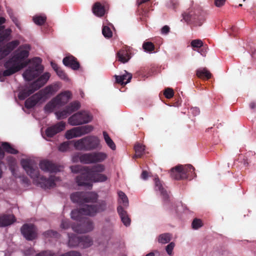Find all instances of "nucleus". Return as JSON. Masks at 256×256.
<instances>
[{"instance_id":"45","label":"nucleus","mask_w":256,"mask_h":256,"mask_svg":"<svg viewBox=\"0 0 256 256\" xmlns=\"http://www.w3.org/2000/svg\"><path fill=\"white\" fill-rule=\"evenodd\" d=\"M46 16H36L33 18L34 22L38 25H42L46 21Z\"/></svg>"},{"instance_id":"9","label":"nucleus","mask_w":256,"mask_h":256,"mask_svg":"<svg viewBox=\"0 0 256 256\" xmlns=\"http://www.w3.org/2000/svg\"><path fill=\"white\" fill-rule=\"evenodd\" d=\"M108 157L107 154L103 152H95L84 154L83 160L86 164H96L104 161Z\"/></svg>"},{"instance_id":"19","label":"nucleus","mask_w":256,"mask_h":256,"mask_svg":"<svg viewBox=\"0 0 256 256\" xmlns=\"http://www.w3.org/2000/svg\"><path fill=\"white\" fill-rule=\"evenodd\" d=\"M38 92L28 98L24 102L25 107L28 109L34 108L42 100Z\"/></svg>"},{"instance_id":"15","label":"nucleus","mask_w":256,"mask_h":256,"mask_svg":"<svg viewBox=\"0 0 256 256\" xmlns=\"http://www.w3.org/2000/svg\"><path fill=\"white\" fill-rule=\"evenodd\" d=\"M62 62L64 66L70 68L73 70H78L80 67V64L77 58L72 55L64 57Z\"/></svg>"},{"instance_id":"44","label":"nucleus","mask_w":256,"mask_h":256,"mask_svg":"<svg viewBox=\"0 0 256 256\" xmlns=\"http://www.w3.org/2000/svg\"><path fill=\"white\" fill-rule=\"evenodd\" d=\"M76 141V140L68 141L61 144L58 147V150L62 152L66 151L70 148V144H72L74 145V142Z\"/></svg>"},{"instance_id":"33","label":"nucleus","mask_w":256,"mask_h":256,"mask_svg":"<svg viewBox=\"0 0 256 256\" xmlns=\"http://www.w3.org/2000/svg\"><path fill=\"white\" fill-rule=\"evenodd\" d=\"M54 92V88L52 86H48L44 89L40 90L38 93L40 96H42V98L46 97L48 94H53Z\"/></svg>"},{"instance_id":"41","label":"nucleus","mask_w":256,"mask_h":256,"mask_svg":"<svg viewBox=\"0 0 256 256\" xmlns=\"http://www.w3.org/2000/svg\"><path fill=\"white\" fill-rule=\"evenodd\" d=\"M78 130L81 134V136L86 134H88L91 132L93 130V127L92 126L86 125L78 127Z\"/></svg>"},{"instance_id":"18","label":"nucleus","mask_w":256,"mask_h":256,"mask_svg":"<svg viewBox=\"0 0 256 256\" xmlns=\"http://www.w3.org/2000/svg\"><path fill=\"white\" fill-rule=\"evenodd\" d=\"M16 219L13 214H4L0 216V227H5L11 225Z\"/></svg>"},{"instance_id":"46","label":"nucleus","mask_w":256,"mask_h":256,"mask_svg":"<svg viewBox=\"0 0 256 256\" xmlns=\"http://www.w3.org/2000/svg\"><path fill=\"white\" fill-rule=\"evenodd\" d=\"M84 166H80V165H76V166H72L70 167V170L73 173H78V172H82V174L84 173Z\"/></svg>"},{"instance_id":"11","label":"nucleus","mask_w":256,"mask_h":256,"mask_svg":"<svg viewBox=\"0 0 256 256\" xmlns=\"http://www.w3.org/2000/svg\"><path fill=\"white\" fill-rule=\"evenodd\" d=\"M20 230L23 236L28 240H32L37 237L36 228L32 224H24Z\"/></svg>"},{"instance_id":"3","label":"nucleus","mask_w":256,"mask_h":256,"mask_svg":"<svg viewBox=\"0 0 256 256\" xmlns=\"http://www.w3.org/2000/svg\"><path fill=\"white\" fill-rule=\"evenodd\" d=\"M20 164L28 176L34 180H37L41 188L44 189L50 188L55 186L56 177L51 176L48 178L40 176V171L35 162L30 158H23Z\"/></svg>"},{"instance_id":"50","label":"nucleus","mask_w":256,"mask_h":256,"mask_svg":"<svg viewBox=\"0 0 256 256\" xmlns=\"http://www.w3.org/2000/svg\"><path fill=\"white\" fill-rule=\"evenodd\" d=\"M142 48L145 51L151 52L154 49V46L152 42H144L142 44Z\"/></svg>"},{"instance_id":"8","label":"nucleus","mask_w":256,"mask_h":256,"mask_svg":"<svg viewBox=\"0 0 256 256\" xmlns=\"http://www.w3.org/2000/svg\"><path fill=\"white\" fill-rule=\"evenodd\" d=\"M72 230L80 234L88 232L93 230L94 226L92 221L88 218H84L76 224L71 225Z\"/></svg>"},{"instance_id":"60","label":"nucleus","mask_w":256,"mask_h":256,"mask_svg":"<svg viewBox=\"0 0 256 256\" xmlns=\"http://www.w3.org/2000/svg\"><path fill=\"white\" fill-rule=\"evenodd\" d=\"M8 55V54H7V52H6L4 48H0V60L3 59Z\"/></svg>"},{"instance_id":"53","label":"nucleus","mask_w":256,"mask_h":256,"mask_svg":"<svg viewBox=\"0 0 256 256\" xmlns=\"http://www.w3.org/2000/svg\"><path fill=\"white\" fill-rule=\"evenodd\" d=\"M164 94L166 98L170 99L174 96V92L172 88H166L165 89Z\"/></svg>"},{"instance_id":"49","label":"nucleus","mask_w":256,"mask_h":256,"mask_svg":"<svg viewBox=\"0 0 256 256\" xmlns=\"http://www.w3.org/2000/svg\"><path fill=\"white\" fill-rule=\"evenodd\" d=\"M43 235L46 238H58V234L56 231L53 230H48L43 233Z\"/></svg>"},{"instance_id":"40","label":"nucleus","mask_w":256,"mask_h":256,"mask_svg":"<svg viewBox=\"0 0 256 256\" xmlns=\"http://www.w3.org/2000/svg\"><path fill=\"white\" fill-rule=\"evenodd\" d=\"M118 195L120 200L119 202L122 204L124 206H128V200L126 194L122 191H119L118 192Z\"/></svg>"},{"instance_id":"35","label":"nucleus","mask_w":256,"mask_h":256,"mask_svg":"<svg viewBox=\"0 0 256 256\" xmlns=\"http://www.w3.org/2000/svg\"><path fill=\"white\" fill-rule=\"evenodd\" d=\"M103 136L104 140L106 144L112 150H116V146L113 140L110 137L108 134L106 132L104 131Z\"/></svg>"},{"instance_id":"42","label":"nucleus","mask_w":256,"mask_h":256,"mask_svg":"<svg viewBox=\"0 0 256 256\" xmlns=\"http://www.w3.org/2000/svg\"><path fill=\"white\" fill-rule=\"evenodd\" d=\"M84 155V154H82L80 152H76L74 154L72 157V160L74 162H78L79 161L84 164H86V161L83 160V156Z\"/></svg>"},{"instance_id":"63","label":"nucleus","mask_w":256,"mask_h":256,"mask_svg":"<svg viewBox=\"0 0 256 256\" xmlns=\"http://www.w3.org/2000/svg\"><path fill=\"white\" fill-rule=\"evenodd\" d=\"M168 6L172 9H174L176 8V2L174 0H170V4H168Z\"/></svg>"},{"instance_id":"47","label":"nucleus","mask_w":256,"mask_h":256,"mask_svg":"<svg viewBox=\"0 0 256 256\" xmlns=\"http://www.w3.org/2000/svg\"><path fill=\"white\" fill-rule=\"evenodd\" d=\"M102 33L104 37L108 38H110L112 36V33L110 28L108 26H103Z\"/></svg>"},{"instance_id":"5","label":"nucleus","mask_w":256,"mask_h":256,"mask_svg":"<svg viewBox=\"0 0 256 256\" xmlns=\"http://www.w3.org/2000/svg\"><path fill=\"white\" fill-rule=\"evenodd\" d=\"M194 168L191 164L178 165L170 170V176L172 179L180 180H191L196 176Z\"/></svg>"},{"instance_id":"28","label":"nucleus","mask_w":256,"mask_h":256,"mask_svg":"<svg viewBox=\"0 0 256 256\" xmlns=\"http://www.w3.org/2000/svg\"><path fill=\"white\" fill-rule=\"evenodd\" d=\"M116 56L118 60L122 63L127 62L130 58L128 52L124 50H119L117 53Z\"/></svg>"},{"instance_id":"64","label":"nucleus","mask_w":256,"mask_h":256,"mask_svg":"<svg viewBox=\"0 0 256 256\" xmlns=\"http://www.w3.org/2000/svg\"><path fill=\"white\" fill-rule=\"evenodd\" d=\"M51 66L52 68L56 72L60 68L58 66L55 62H52L51 63Z\"/></svg>"},{"instance_id":"59","label":"nucleus","mask_w":256,"mask_h":256,"mask_svg":"<svg viewBox=\"0 0 256 256\" xmlns=\"http://www.w3.org/2000/svg\"><path fill=\"white\" fill-rule=\"evenodd\" d=\"M70 226V222L68 220H62L60 224L61 228L66 230L69 228Z\"/></svg>"},{"instance_id":"6","label":"nucleus","mask_w":256,"mask_h":256,"mask_svg":"<svg viewBox=\"0 0 256 256\" xmlns=\"http://www.w3.org/2000/svg\"><path fill=\"white\" fill-rule=\"evenodd\" d=\"M100 144L99 138L95 136H87L74 142V146L78 150H92L96 149Z\"/></svg>"},{"instance_id":"1","label":"nucleus","mask_w":256,"mask_h":256,"mask_svg":"<svg viewBox=\"0 0 256 256\" xmlns=\"http://www.w3.org/2000/svg\"><path fill=\"white\" fill-rule=\"evenodd\" d=\"M41 62L42 60L38 57L28 60L24 62H20L12 56L4 64V67L14 69V70L17 72L30 64L22 74L26 80L30 81L39 76L42 72L44 67L41 64Z\"/></svg>"},{"instance_id":"25","label":"nucleus","mask_w":256,"mask_h":256,"mask_svg":"<svg viewBox=\"0 0 256 256\" xmlns=\"http://www.w3.org/2000/svg\"><path fill=\"white\" fill-rule=\"evenodd\" d=\"M84 202H96L98 195L94 192H84Z\"/></svg>"},{"instance_id":"61","label":"nucleus","mask_w":256,"mask_h":256,"mask_svg":"<svg viewBox=\"0 0 256 256\" xmlns=\"http://www.w3.org/2000/svg\"><path fill=\"white\" fill-rule=\"evenodd\" d=\"M226 0H214V4L218 7H220L224 5Z\"/></svg>"},{"instance_id":"38","label":"nucleus","mask_w":256,"mask_h":256,"mask_svg":"<svg viewBox=\"0 0 256 256\" xmlns=\"http://www.w3.org/2000/svg\"><path fill=\"white\" fill-rule=\"evenodd\" d=\"M2 146L4 150L7 152L16 154H18V150L12 147V146L7 142H4L2 144Z\"/></svg>"},{"instance_id":"21","label":"nucleus","mask_w":256,"mask_h":256,"mask_svg":"<svg viewBox=\"0 0 256 256\" xmlns=\"http://www.w3.org/2000/svg\"><path fill=\"white\" fill-rule=\"evenodd\" d=\"M155 190H159L160 192L161 196L164 200H167L168 199V194L167 192L164 190L162 186V182L158 178H154Z\"/></svg>"},{"instance_id":"16","label":"nucleus","mask_w":256,"mask_h":256,"mask_svg":"<svg viewBox=\"0 0 256 256\" xmlns=\"http://www.w3.org/2000/svg\"><path fill=\"white\" fill-rule=\"evenodd\" d=\"M72 98V93L70 91H65L58 94L54 98V102L58 106H64Z\"/></svg>"},{"instance_id":"24","label":"nucleus","mask_w":256,"mask_h":256,"mask_svg":"<svg viewBox=\"0 0 256 256\" xmlns=\"http://www.w3.org/2000/svg\"><path fill=\"white\" fill-rule=\"evenodd\" d=\"M196 75L198 78L203 80H209L212 77V74L206 68L197 70Z\"/></svg>"},{"instance_id":"31","label":"nucleus","mask_w":256,"mask_h":256,"mask_svg":"<svg viewBox=\"0 0 256 256\" xmlns=\"http://www.w3.org/2000/svg\"><path fill=\"white\" fill-rule=\"evenodd\" d=\"M203 42L201 40L196 39L192 40L190 42V45L194 50H197L200 52L201 54H203V50H199V48H201L203 46Z\"/></svg>"},{"instance_id":"39","label":"nucleus","mask_w":256,"mask_h":256,"mask_svg":"<svg viewBox=\"0 0 256 256\" xmlns=\"http://www.w3.org/2000/svg\"><path fill=\"white\" fill-rule=\"evenodd\" d=\"M6 68V70H4L3 72H0V80L1 82L4 81V77L10 76L16 72V70H14V69L12 68Z\"/></svg>"},{"instance_id":"27","label":"nucleus","mask_w":256,"mask_h":256,"mask_svg":"<svg viewBox=\"0 0 256 256\" xmlns=\"http://www.w3.org/2000/svg\"><path fill=\"white\" fill-rule=\"evenodd\" d=\"M80 247L82 248H87L93 244L92 238L88 236H80Z\"/></svg>"},{"instance_id":"30","label":"nucleus","mask_w":256,"mask_h":256,"mask_svg":"<svg viewBox=\"0 0 256 256\" xmlns=\"http://www.w3.org/2000/svg\"><path fill=\"white\" fill-rule=\"evenodd\" d=\"M20 44V42L18 40H12L8 42L5 46H4L6 52L7 54H10L15 48H16Z\"/></svg>"},{"instance_id":"14","label":"nucleus","mask_w":256,"mask_h":256,"mask_svg":"<svg viewBox=\"0 0 256 256\" xmlns=\"http://www.w3.org/2000/svg\"><path fill=\"white\" fill-rule=\"evenodd\" d=\"M65 126V122H60L54 125L48 127L46 130V134L48 137L52 138L56 134L64 130Z\"/></svg>"},{"instance_id":"51","label":"nucleus","mask_w":256,"mask_h":256,"mask_svg":"<svg viewBox=\"0 0 256 256\" xmlns=\"http://www.w3.org/2000/svg\"><path fill=\"white\" fill-rule=\"evenodd\" d=\"M11 33L10 29H6L0 34V41L2 42L6 40Z\"/></svg>"},{"instance_id":"26","label":"nucleus","mask_w":256,"mask_h":256,"mask_svg":"<svg viewBox=\"0 0 256 256\" xmlns=\"http://www.w3.org/2000/svg\"><path fill=\"white\" fill-rule=\"evenodd\" d=\"M69 240L68 245L70 247L80 246V236H78L74 234L70 235L68 234Z\"/></svg>"},{"instance_id":"48","label":"nucleus","mask_w":256,"mask_h":256,"mask_svg":"<svg viewBox=\"0 0 256 256\" xmlns=\"http://www.w3.org/2000/svg\"><path fill=\"white\" fill-rule=\"evenodd\" d=\"M58 106L55 102H54V98L52 100L48 102L44 106V110L48 112H52L54 109Z\"/></svg>"},{"instance_id":"34","label":"nucleus","mask_w":256,"mask_h":256,"mask_svg":"<svg viewBox=\"0 0 256 256\" xmlns=\"http://www.w3.org/2000/svg\"><path fill=\"white\" fill-rule=\"evenodd\" d=\"M172 238V234L169 233H164L158 236V241L159 243L166 244L170 242Z\"/></svg>"},{"instance_id":"55","label":"nucleus","mask_w":256,"mask_h":256,"mask_svg":"<svg viewBox=\"0 0 256 256\" xmlns=\"http://www.w3.org/2000/svg\"><path fill=\"white\" fill-rule=\"evenodd\" d=\"M36 256H56V254L50 250H44L37 254Z\"/></svg>"},{"instance_id":"29","label":"nucleus","mask_w":256,"mask_h":256,"mask_svg":"<svg viewBox=\"0 0 256 256\" xmlns=\"http://www.w3.org/2000/svg\"><path fill=\"white\" fill-rule=\"evenodd\" d=\"M84 192H76L70 195V199L74 202L82 204L84 202Z\"/></svg>"},{"instance_id":"56","label":"nucleus","mask_w":256,"mask_h":256,"mask_svg":"<svg viewBox=\"0 0 256 256\" xmlns=\"http://www.w3.org/2000/svg\"><path fill=\"white\" fill-rule=\"evenodd\" d=\"M58 76L62 80H66L67 78V76L64 72L60 68L56 72Z\"/></svg>"},{"instance_id":"22","label":"nucleus","mask_w":256,"mask_h":256,"mask_svg":"<svg viewBox=\"0 0 256 256\" xmlns=\"http://www.w3.org/2000/svg\"><path fill=\"white\" fill-rule=\"evenodd\" d=\"M92 12L97 16L102 17L105 14L104 6L100 2H95L92 8Z\"/></svg>"},{"instance_id":"52","label":"nucleus","mask_w":256,"mask_h":256,"mask_svg":"<svg viewBox=\"0 0 256 256\" xmlns=\"http://www.w3.org/2000/svg\"><path fill=\"white\" fill-rule=\"evenodd\" d=\"M183 18L188 23L193 22L192 14L190 12H185L182 14Z\"/></svg>"},{"instance_id":"43","label":"nucleus","mask_w":256,"mask_h":256,"mask_svg":"<svg viewBox=\"0 0 256 256\" xmlns=\"http://www.w3.org/2000/svg\"><path fill=\"white\" fill-rule=\"evenodd\" d=\"M56 114L57 116L58 119H64L66 118L68 115L70 114L67 108H66L62 110H60L56 112Z\"/></svg>"},{"instance_id":"23","label":"nucleus","mask_w":256,"mask_h":256,"mask_svg":"<svg viewBox=\"0 0 256 256\" xmlns=\"http://www.w3.org/2000/svg\"><path fill=\"white\" fill-rule=\"evenodd\" d=\"M114 77L116 78V82L117 84L121 85H126V84L130 82L132 76L130 74L126 73L122 76L114 75Z\"/></svg>"},{"instance_id":"20","label":"nucleus","mask_w":256,"mask_h":256,"mask_svg":"<svg viewBox=\"0 0 256 256\" xmlns=\"http://www.w3.org/2000/svg\"><path fill=\"white\" fill-rule=\"evenodd\" d=\"M117 211L124 224L126 226H129L130 224L131 220L128 216L127 212L124 210L122 206H118Z\"/></svg>"},{"instance_id":"62","label":"nucleus","mask_w":256,"mask_h":256,"mask_svg":"<svg viewBox=\"0 0 256 256\" xmlns=\"http://www.w3.org/2000/svg\"><path fill=\"white\" fill-rule=\"evenodd\" d=\"M170 28L168 26H164L161 32L162 34H168L170 32Z\"/></svg>"},{"instance_id":"36","label":"nucleus","mask_w":256,"mask_h":256,"mask_svg":"<svg viewBox=\"0 0 256 256\" xmlns=\"http://www.w3.org/2000/svg\"><path fill=\"white\" fill-rule=\"evenodd\" d=\"M80 107V103L78 101H74L70 102L66 106L68 112L70 114L78 110Z\"/></svg>"},{"instance_id":"54","label":"nucleus","mask_w":256,"mask_h":256,"mask_svg":"<svg viewBox=\"0 0 256 256\" xmlns=\"http://www.w3.org/2000/svg\"><path fill=\"white\" fill-rule=\"evenodd\" d=\"M202 226V221L200 219L194 218L192 222V226L194 229H198Z\"/></svg>"},{"instance_id":"13","label":"nucleus","mask_w":256,"mask_h":256,"mask_svg":"<svg viewBox=\"0 0 256 256\" xmlns=\"http://www.w3.org/2000/svg\"><path fill=\"white\" fill-rule=\"evenodd\" d=\"M39 166L42 170L50 173L56 172L60 170V166L48 160H41L40 162Z\"/></svg>"},{"instance_id":"10","label":"nucleus","mask_w":256,"mask_h":256,"mask_svg":"<svg viewBox=\"0 0 256 256\" xmlns=\"http://www.w3.org/2000/svg\"><path fill=\"white\" fill-rule=\"evenodd\" d=\"M30 50V46L28 44H24L20 46L14 52L13 56L20 62H24L28 58ZM27 60H26V61Z\"/></svg>"},{"instance_id":"58","label":"nucleus","mask_w":256,"mask_h":256,"mask_svg":"<svg viewBox=\"0 0 256 256\" xmlns=\"http://www.w3.org/2000/svg\"><path fill=\"white\" fill-rule=\"evenodd\" d=\"M175 246L174 242H172L169 244L166 248V251L168 254H170L172 252V250Z\"/></svg>"},{"instance_id":"32","label":"nucleus","mask_w":256,"mask_h":256,"mask_svg":"<svg viewBox=\"0 0 256 256\" xmlns=\"http://www.w3.org/2000/svg\"><path fill=\"white\" fill-rule=\"evenodd\" d=\"M78 129V127H76L68 130L66 133V138L70 140L73 138L81 136V134Z\"/></svg>"},{"instance_id":"17","label":"nucleus","mask_w":256,"mask_h":256,"mask_svg":"<svg viewBox=\"0 0 256 256\" xmlns=\"http://www.w3.org/2000/svg\"><path fill=\"white\" fill-rule=\"evenodd\" d=\"M85 208L86 204L84 205L79 209L72 210L71 212V218L79 222L84 218L82 217L83 216H89L88 211L86 210V208Z\"/></svg>"},{"instance_id":"4","label":"nucleus","mask_w":256,"mask_h":256,"mask_svg":"<svg viewBox=\"0 0 256 256\" xmlns=\"http://www.w3.org/2000/svg\"><path fill=\"white\" fill-rule=\"evenodd\" d=\"M50 76V74L49 72H44L28 87L24 88L19 92L18 95L19 99L24 100L34 92L43 86L47 82Z\"/></svg>"},{"instance_id":"2","label":"nucleus","mask_w":256,"mask_h":256,"mask_svg":"<svg viewBox=\"0 0 256 256\" xmlns=\"http://www.w3.org/2000/svg\"><path fill=\"white\" fill-rule=\"evenodd\" d=\"M84 168V172L76 178V182L80 186H86L91 189V180L94 182H104L108 179L105 174H100L105 170L104 164H97L92 167L85 166Z\"/></svg>"},{"instance_id":"12","label":"nucleus","mask_w":256,"mask_h":256,"mask_svg":"<svg viewBox=\"0 0 256 256\" xmlns=\"http://www.w3.org/2000/svg\"><path fill=\"white\" fill-rule=\"evenodd\" d=\"M106 202L105 200H100L96 204H86V208L88 211L89 216H94L97 213L104 212L106 209Z\"/></svg>"},{"instance_id":"7","label":"nucleus","mask_w":256,"mask_h":256,"mask_svg":"<svg viewBox=\"0 0 256 256\" xmlns=\"http://www.w3.org/2000/svg\"><path fill=\"white\" fill-rule=\"evenodd\" d=\"M92 116L88 112L80 111L68 118V123L72 126H78L92 121Z\"/></svg>"},{"instance_id":"57","label":"nucleus","mask_w":256,"mask_h":256,"mask_svg":"<svg viewBox=\"0 0 256 256\" xmlns=\"http://www.w3.org/2000/svg\"><path fill=\"white\" fill-rule=\"evenodd\" d=\"M60 256H82L80 252L76 251H70Z\"/></svg>"},{"instance_id":"37","label":"nucleus","mask_w":256,"mask_h":256,"mask_svg":"<svg viewBox=\"0 0 256 256\" xmlns=\"http://www.w3.org/2000/svg\"><path fill=\"white\" fill-rule=\"evenodd\" d=\"M135 155L134 158H140L144 154V146L138 144L134 146Z\"/></svg>"}]
</instances>
